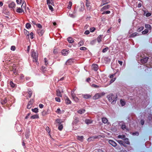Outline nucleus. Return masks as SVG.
I'll list each match as a JSON object with an SVG mask.
<instances>
[{"mask_svg":"<svg viewBox=\"0 0 152 152\" xmlns=\"http://www.w3.org/2000/svg\"><path fill=\"white\" fill-rule=\"evenodd\" d=\"M15 47L14 46H12L11 48V50H12L14 51L15 50Z\"/></svg>","mask_w":152,"mask_h":152,"instance_id":"nucleus-61","label":"nucleus"},{"mask_svg":"<svg viewBox=\"0 0 152 152\" xmlns=\"http://www.w3.org/2000/svg\"><path fill=\"white\" fill-rule=\"evenodd\" d=\"M87 49V48L84 47H82L80 48V50H85Z\"/></svg>","mask_w":152,"mask_h":152,"instance_id":"nucleus-59","label":"nucleus"},{"mask_svg":"<svg viewBox=\"0 0 152 152\" xmlns=\"http://www.w3.org/2000/svg\"><path fill=\"white\" fill-rule=\"evenodd\" d=\"M109 143L113 146L115 147L116 146V143L114 141L112 140H109Z\"/></svg>","mask_w":152,"mask_h":152,"instance_id":"nucleus-14","label":"nucleus"},{"mask_svg":"<svg viewBox=\"0 0 152 152\" xmlns=\"http://www.w3.org/2000/svg\"><path fill=\"white\" fill-rule=\"evenodd\" d=\"M85 122L86 124H89L92 123V121L91 119H87L85 120Z\"/></svg>","mask_w":152,"mask_h":152,"instance_id":"nucleus-23","label":"nucleus"},{"mask_svg":"<svg viewBox=\"0 0 152 152\" xmlns=\"http://www.w3.org/2000/svg\"><path fill=\"white\" fill-rule=\"evenodd\" d=\"M105 94V93L102 92L100 93H97L94 96H93V99H94L96 100L99 99L102 96H104Z\"/></svg>","mask_w":152,"mask_h":152,"instance_id":"nucleus-5","label":"nucleus"},{"mask_svg":"<svg viewBox=\"0 0 152 152\" xmlns=\"http://www.w3.org/2000/svg\"><path fill=\"white\" fill-rule=\"evenodd\" d=\"M120 73V71L119 69H117L116 70V72L115 74V75L116 74L118 76H119Z\"/></svg>","mask_w":152,"mask_h":152,"instance_id":"nucleus-45","label":"nucleus"},{"mask_svg":"<svg viewBox=\"0 0 152 152\" xmlns=\"http://www.w3.org/2000/svg\"><path fill=\"white\" fill-rule=\"evenodd\" d=\"M67 40L68 42L70 43H72L74 42V40L71 37H69L67 38Z\"/></svg>","mask_w":152,"mask_h":152,"instance_id":"nucleus-28","label":"nucleus"},{"mask_svg":"<svg viewBox=\"0 0 152 152\" xmlns=\"http://www.w3.org/2000/svg\"><path fill=\"white\" fill-rule=\"evenodd\" d=\"M145 27L146 28L151 29V26L149 24H146L145 26Z\"/></svg>","mask_w":152,"mask_h":152,"instance_id":"nucleus-50","label":"nucleus"},{"mask_svg":"<svg viewBox=\"0 0 152 152\" xmlns=\"http://www.w3.org/2000/svg\"><path fill=\"white\" fill-rule=\"evenodd\" d=\"M63 126L62 124H59L58 129L60 131H61L63 128Z\"/></svg>","mask_w":152,"mask_h":152,"instance_id":"nucleus-39","label":"nucleus"},{"mask_svg":"<svg viewBox=\"0 0 152 152\" xmlns=\"http://www.w3.org/2000/svg\"><path fill=\"white\" fill-rule=\"evenodd\" d=\"M95 29L96 28L94 27H92L90 28V31L91 32H93Z\"/></svg>","mask_w":152,"mask_h":152,"instance_id":"nucleus-51","label":"nucleus"},{"mask_svg":"<svg viewBox=\"0 0 152 152\" xmlns=\"http://www.w3.org/2000/svg\"><path fill=\"white\" fill-rule=\"evenodd\" d=\"M45 32V31L43 30H42L41 29H39L37 31V32L39 35L42 36L43 34Z\"/></svg>","mask_w":152,"mask_h":152,"instance_id":"nucleus-18","label":"nucleus"},{"mask_svg":"<svg viewBox=\"0 0 152 152\" xmlns=\"http://www.w3.org/2000/svg\"><path fill=\"white\" fill-rule=\"evenodd\" d=\"M117 142L121 145L123 146L124 147H125L126 146V145L124 143V142L120 140H118L117 141Z\"/></svg>","mask_w":152,"mask_h":152,"instance_id":"nucleus-21","label":"nucleus"},{"mask_svg":"<svg viewBox=\"0 0 152 152\" xmlns=\"http://www.w3.org/2000/svg\"><path fill=\"white\" fill-rule=\"evenodd\" d=\"M55 99L56 101L57 102H60L61 101V99L59 97H55Z\"/></svg>","mask_w":152,"mask_h":152,"instance_id":"nucleus-55","label":"nucleus"},{"mask_svg":"<svg viewBox=\"0 0 152 152\" xmlns=\"http://www.w3.org/2000/svg\"><path fill=\"white\" fill-rule=\"evenodd\" d=\"M124 142L127 144L129 145L130 144V142L129 141V139L128 138H125L124 139Z\"/></svg>","mask_w":152,"mask_h":152,"instance_id":"nucleus-25","label":"nucleus"},{"mask_svg":"<svg viewBox=\"0 0 152 152\" xmlns=\"http://www.w3.org/2000/svg\"><path fill=\"white\" fill-rule=\"evenodd\" d=\"M148 30L145 29L144 31H143L142 32V33L143 34H146L147 33H148Z\"/></svg>","mask_w":152,"mask_h":152,"instance_id":"nucleus-53","label":"nucleus"},{"mask_svg":"<svg viewBox=\"0 0 152 152\" xmlns=\"http://www.w3.org/2000/svg\"><path fill=\"white\" fill-rule=\"evenodd\" d=\"M71 95L73 99V100L76 102H78L79 100V99L75 96V94H74V92L73 93L72 92Z\"/></svg>","mask_w":152,"mask_h":152,"instance_id":"nucleus-6","label":"nucleus"},{"mask_svg":"<svg viewBox=\"0 0 152 152\" xmlns=\"http://www.w3.org/2000/svg\"><path fill=\"white\" fill-rule=\"evenodd\" d=\"M31 26V25L29 23H27L26 25V27L27 29L30 28Z\"/></svg>","mask_w":152,"mask_h":152,"instance_id":"nucleus-44","label":"nucleus"},{"mask_svg":"<svg viewBox=\"0 0 152 152\" xmlns=\"http://www.w3.org/2000/svg\"><path fill=\"white\" fill-rule=\"evenodd\" d=\"M137 34H138V33H136V32L132 34L131 35V37H134L135 36H137Z\"/></svg>","mask_w":152,"mask_h":152,"instance_id":"nucleus-49","label":"nucleus"},{"mask_svg":"<svg viewBox=\"0 0 152 152\" xmlns=\"http://www.w3.org/2000/svg\"><path fill=\"white\" fill-rule=\"evenodd\" d=\"M92 69L95 71H97L98 69V66L97 64H94L92 65Z\"/></svg>","mask_w":152,"mask_h":152,"instance_id":"nucleus-15","label":"nucleus"},{"mask_svg":"<svg viewBox=\"0 0 152 152\" xmlns=\"http://www.w3.org/2000/svg\"><path fill=\"white\" fill-rule=\"evenodd\" d=\"M64 110H61L59 108H58L56 111V112L58 114L63 113H64Z\"/></svg>","mask_w":152,"mask_h":152,"instance_id":"nucleus-19","label":"nucleus"},{"mask_svg":"<svg viewBox=\"0 0 152 152\" xmlns=\"http://www.w3.org/2000/svg\"><path fill=\"white\" fill-rule=\"evenodd\" d=\"M48 5L50 10L51 11H53V7L51 5H50V4H49Z\"/></svg>","mask_w":152,"mask_h":152,"instance_id":"nucleus-60","label":"nucleus"},{"mask_svg":"<svg viewBox=\"0 0 152 152\" xmlns=\"http://www.w3.org/2000/svg\"><path fill=\"white\" fill-rule=\"evenodd\" d=\"M10 85L11 87L12 88H14L16 86V84H15L12 81H11L10 82Z\"/></svg>","mask_w":152,"mask_h":152,"instance_id":"nucleus-30","label":"nucleus"},{"mask_svg":"<svg viewBox=\"0 0 152 152\" xmlns=\"http://www.w3.org/2000/svg\"><path fill=\"white\" fill-rule=\"evenodd\" d=\"M92 86L93 87H94V88H97L99 87V86L96 85L95 84H93L92 85Z\"/></svg>","mask_w":152,"mask_h":152,"instance_id":"nucleus-63","label":"nucleus"},{"mask_svg":"<svg viewBox=\"0 0 152 152\" xmlns=\"http://www.w3.org/2000/svg\"><path fill=\"white\" fill-rule=\"evenodd\" d=\"M121 128L123 130H125L126 129V126L125 124H124L122 125Z\"/></svg>","mask_w":152,"mask_h":152,"instance_id":"nucleus-54","label":"nucleus"},{"mask_svg":"<svg viewBox=\"0 0 152 152\" xmlns=\"http://www.w3.org/2000/svg\"><path fill=\"white\" fill-rule=\"evenodd\" d=\"M47 4L48 5L51 4L52 5H54V0H47Z\"/></svg>","mask_w":152,"mask_h":152,"instance_id":"nucleus-16","label":"nucleus"},{"mask_svg":"<svg viewBox=\"0 0 152 152\" xmlns=\"http://www.w3.org/2000/svg\"><path fill=\"white\" fill-rule=\"evenodd\" d=\"M17 3L18 4H22L23 2L22 0H16Z\"/></svg>","mask_w":152,"mask_h":152,"instance_id":"nucleus-46","label":"nucleus"},{"mask_svg":"<svg viewBox=\"0 0 152 152\" xmlns=\"http://www.w3.org/2000/svg\"><path fill=\"white\" fill-rule=\"evenodd\" d=\"M29 132H30L29 130H27L25 133V135L26 139H28L29 138Z\"/></svg>","mask_w":152,"mask_h":152,"instance_id":"nucleus-26","label":"nucleus"},{"mask_svg":"<svg viewBox=\"0 0 152 152\" xmlns=\"http://www.w3.org/2000/svg\"><path fill=\"white\" fill-rule=\"evenodd\" d=\"M108 50V47H106L105 48H104L103 50H102V52L103 53H105Z\"/></svg>","mask_w":152,"mask_h":152,"instance_id":"nucleus-52","label":"nucleus"},{"mask_svg":"<svg viewBox=\"0 0 152 152\" xmlns=\"http://www.w3.org/2000/svg\"><path fill=\"white\" fill-rule=\"evenodd\" d=\"M56 92V95L57 96L61 97H62V94L59 89H57Z\"/></svg>","mask_w":152,"mask_h":152,"instance_id":"nucleus-22","label":"nucleus"},{"mask_svg":"<svg viewBox=\"0 0 152 152\" xmlns=\"http://www.w3.org/2000/svg\"><path fill=\"white\" fill-rule=\"evenodd\" d=\"M26 6V3L24 1L23 2L21 5V7H17L16 10V12L19 13H22L24 12V10H23V8H25Z\"/></svg>","mask_w":152,"mask_h":152,"instance_id":"nucleus-2","label":"nucleus"},{"mask_svg":"<svg viewBox=\"0 0 152 152\" xmlns=\"http://www.w3.org/2000/svg\"><path fill=\"white\" fill-rule=\"evenodd\" d=\"M33 83L32 82H30L29 83H27V85L28 86H32L33 85Z\"/></svg>","mask_w":152,"mask_h":152,"instance_id":"nucleus-57","label":"nucleus"},{"mask_svg":"<svg viewBox=\"0 0 152 152\" xmlns=\"http://www.w3.org/2000/svg\"><path fill=\"white\" fill-rule=\"evenodd\" d=\"M31 118L32 119H37L39 118V116L37 114L31 116Z\"/></svg>","mask_w":152,"mask_h":152,"instance_id":"nucleus-27","label":"nucleus"},{"mask_svg":"<svg viewBox=\"0 0 152 152\" xmlns=\"http://www.w3.org/2000/svg\"><path fill=\"white\" fill-rule=\"evenodd\" d=\"M102 35H99L97 38V41L99 43H100L102 41Z\"/></svg>","mask_w":152,"mask_h":152,"instance_id":"nucleus-29","label":"nucleus"},{"mask_svg":"<svg viewBox=\"0 0 152 152\" xmlns=\"http://www.w3.org/2000/svg\"><path fill=\"white\" fill-rule=\"evenodd\" d=\"M107 97L108 100L111 102L112 104H115L118 99L117 95L113 94H110L107 95Z\"/></svg>","mask_w":152,"mask_h":152,"instance_id":"nucleus-1","label":"nucleus"},{"mask_svg":"<svg viewBox=\"0 0 152 152\" xmlns=\"http://www.w3.org/2000/svg\"><path fill=\"white\" fill-rule=\"evenodd\" d=\"M102 122L104 124L106 123L108 121L107 119L105 118H102Z\"/></svg>","mask_w":152,"mask_h":152,"instance_id":"nucleus-37","label":"nucleus"},{"mask_svg":"<svg viewBox=\"0 0 152 152\" xmlns=\"http://www.w3.org/2000/svg\"><path fill=\"white\" fill-rule=\"evenodd\" d=\"M11 98L8 97V98H5L3 100H1V104L2 105H4L5 104H11L12 103V101L10 100ZM12 99V98H11Z\"/></svg>","mask_w":152,"mask_h":152,"instance_id":"nucleus-4","label":"nucleus"},{"mask_svg":"<svg viewBox=\"0 0 152 152\" xmlns=\"http://www.w3.org/2000/svg\"><path fill=\"white\" fill-rule=\"evenodd\" d=\"M69 53V50L66 49L63 50L61 51V53L64 56L67 55Z\"/></svg>","mask_w":152,"mask_h":152,"instance_id":"nucleus-9","label":"nucleus"},{"mask_svg":"<svg viewBox=\"0 0 152 152\" xmlns=\"http://www.w3.org/2000/svg\"><path fill=\"white\" fill-rule=\"evenodd\" d=\"M31 55L33 58V61L36 62L37 64L38 63L37 54L35 52L34 50H31Z\"/></svg>","mask_w":152,"mask_h":152,"instance_id":"nucleus-3","label":"nucleus"},{"mask_svg":"<svg viewBox=\"0 0 152 152\" xmlns=\"http://www.w3.org/2000/svg\"><path fill=\"white\" fill-rule=\"evenodd\" d=\"M105 61L107 62H109L110 61V58L108 57H107L105 59Z\"/></svg>","mask_w":152,"mask_h":152,"instance_id":"nucleus-62","label":"nucleus"},{"mask_svg":"<svg viewBox=\"0 0 152 152\" xmlns=\"http://www.w3.org/2000/svg\"><path fill=\"white\" fill-rule=\"evenodd\" d=\"M80 3V7L79 9V11L80 12H83L84 10V6L83 2L81 1Z\"/></svg>","mask_w":152,"mask_h":152,"instance_id":"nucleus-13","label":"nucleus"},{"mask_svg":"<svg viewBox=\"0 0 152 152\" xmlns=\"http://www.w3.org/2000/svg\"><path fill=\"white\" fill-rule=\"evenodd\" d=\"M31 110L33 112L35 113H37L38 112V110L37 108H35L34 109H32Z\"/></svg>","mask_w":152,"mask_h":152,"instance_id":"nucleus-41","label":"nucleus"},{"mask_svg":"<svg viewBox=\"0 0 152 152\" xmlns=\"http://www.w3.org/2000/svg\"><path fill=\"white\" fill-rule=\"evenodd\" d=\"M144 29V27L143 26H141L137 30V31L138 32H140L142 31Z\"/></svg>","mask_w":152,"mask_h":152,"instance_id":"nucleus-47","label":"nucleus"},{"mask_svg":"<svg viewBox=\"0 0 152 152\" xmlns=\"http://www.w3.org/2000/svg\"><path fill=\"white\" fill-rule=\"evenodd\" d=\"M110 7V6L109 5H105L101 9L100 11L102 12L103 11H105L106 10L108 9Z\"/></svg>","mask_w":152,"mask_h":152,"instance_id":"nucleus-10","label":"nucleus"},{"mask_svg":"<svg viewBox=\"0 0 152 152\" xmlns=\"http://www.w3.org/2000/svg\"><path fill=\"white\" fill-rule=\"evenodd\" d=\"M84 41L83 40H81L78 43V45L79 46H80L83 45Z\"/></svg>","mask_w":152,"mask_h":152,"instance_id":"nucleus-31","label":"nucleus"},{"mask_svg":"<svg viewBox=\"0 0 152 152\" xmlns=\"http://www.w3.org/2000/svg\"><path fill=\"white\" fill-rule=\"evenodd\" d=\"M56 123H57L59 124H61V123L62 122V121H61V119L59 118L56 119Z\"/></svg>","mask_w":152,"mask_h":152,"instance_id":"nucleus-36","label":"nucleus"},{"mask_svg":"<svg viewBox=\"0 0 152 152\" xmlns=\"http://www.w3.org/2000/svg\"><path fill=\"white\" fill-rule=\"evenodd\" d=\"M103 12L102 13V14L103 15L104 14H109L110 13V11L107 10V11H103Z\"/></svg>","mask_w":152,"mask_h":152,"instance_id":"nucleus-38","label":"nucleus"},{"mask_svg":"<svg viewBox=\"0 0 152 152\" xmlns=\"http://www.w3.org/2000/svg\"><path fill=\"white\" fill-rule=\"evenodd\" d=\"M74 120L73 121V123L75 124H77L79 122L78 118L76 116H74Z\"/></svg>","mask_w":152,"mask_h":152,"instance_id":"nucleus-20","label":"nucleus"},{"mask_svg":"<svg viewBox=\"0 0 152 152\" xmlns=\"http://www.w3.org/2000/svg\"><path fill=\"white\" fill-rule=\"evenodd\" d=\"M28 97L29 98H30L31 97L32 94V91L31 90H28Z\"/></svg>","mask_w":152,"mask_h":152,"instance_id":"nucleus-32","label":"nucleus"},{"mask_svg":"<svg viewBox=\"0 0 152 152\" xmlns=\"http://www.w3.org/2000/svg\"><path fill=\"white\" fill-rule=\"evenodd\" d=\"M82 96L84 98L86 99H89L91 97V95L88 94H82Z\"/></svg>","mask_w":152,"mask_h":152,"instance_id":"nucleus-11","label":"nucleus"},{"mask_svg":"<svg viewBox=\"0 0 152 152\" xmlns=\"http://www.w3.org/2000/svg\"><path fill=\"white\" fill-rule=\"evenodd\" d=\"M148 59V57H145L141 59L140 61L142 64H145L147 62Z\"/></svg>","mask_w":152,"mask_h":152,"instance_id":"nucleus-8","label":"nucleus"},{"mask_svg":"<svg viewBox=\"0 0 152 152\" xmlns=\"http://www.w3.org/2000/svg\"><path fill=\"white\" fill-rule=\"evenodd\" d=\"M110 2L109 0H102V5H103L108 3H109Z\"/></svg>","mask_w":152,"mask_h":152,"instance_id":"nucleus-24","label":"nucleus"},{"mask_svg":"<svg viewBox=\"0 0 152 152\" xmlns=\"http://www.w3.org/2000/svg\"><path fill=\"white\" fill-rule=\"evenodd\" d=\"M74 60V59L73 58L69 59L66 62V65H71L73 63Z\"/></svg>","mask_w":152,"mask_h":152,"instance_id":"nucleus-7","label":"nucleus"},{"mask_svg":"<svg viewBox=\"0 0 152 152\" xmlns=\"http://www.w3.org/2000/svg\"><path fill=\"white\" fill-rule=\"evenodd\" d=\"M9 6L10 8H13L15 7V4L14 2H12L9 4Z\"/></svg>","mask_w":152,"mask_h":152,"instance_id":"nucleus-17","label":"nucleus"},{"mask_svg":"<svg viewBox=\"0 0 152 152\" xmlns=\"http://www.w3.org/2000/svg\"><path fill=\"white\" fill-rule=\"evenodd\" d=\"M66 102L67 104H70L71 103V101L67 97L66 99Z\"/></svg>","mask_w":152,"mask_h":152,"instance_id":"nucleus-35","label":"nucleus"},{"mask_svg":"<svg viewBox=\"0 0 152 152\" xmlns=\"http://www.w3.org/2000/svg\"><path fill=\"white\" fill-rule=\"evenodd\" d=\"M98 137L97 136H92L88 138V139L87 140L88 142H91L92 141H93L95 139L98 138Z\"/></svg>","mask_w":152,"mask_h":152,"instance_id":"nucleus-12","label":"nucleus"},{"mask_svg":"<svg viewBox=\"0 0 152 152\" xmlns=\"http://www.w3.org/2000/svg\"><path fill=\"white\" fill-rule=\"evenodd\" d=\"M120 103L122 106H124L125 105V102L122 99L120 100Z\"/></svg>","mask_w":152,"mask_h":152,"instance_id":"nucleus-40","label":"nucleus"},{"mask_svg":"<svg viewBox=\"0 0 152 152\" xmlns=\"http://www.w3.org/2000/svg\"><path fill=\"white\" fill-rule=\"evenodd\" d=\"M83 136H77V139L78 140L81 141L83 140Z\"/></svg>","mask_w":152,"mask_h":152,"instance_id":"nucleus-43","label":"nucleus"},{"mask_svg":"<svg viewBox=\"0 0 152 152\" xmlns=\"http://www.w3.org/2000/svg\"><path fill=\"white\" fill-rule=\"evenodd\" d=\"M12 71L15 75H17L18 74V70L15 68L13 67Z\"/></svg>","mask_w":152,"mask_h":152,"instance_id":"nucleus-34","label":"nucleus"},{"mask_svg":"<svg viewBox=\"0 0 152 152\" xmlns=\"http://www.w3.org/2000/svg\"><path fill=\"white\" fill-rule=\"evenodd\" d=\"M72 6V2L71 1H69V4L68 5L67 8L69 9H70L71 8Z\"/></svg>","mask_w":152,"mask_h":152,"instance_id":"nucleus-48","label":"nucleus"},{"mask_svg":"<svg viewBox=\"0 0 152 152\" xmlns=\"http://www.w3.org/2000/svg\"><path fill=\"white\" fill-rule=\"evenodd\" d=\"M34 102V100L33 99H31L30 101L28 102V104H31L32 105L33 103Z\"/></svg>","mask_w":152,"mask_h":152,"instance_id":"nucleus-56","label":"nucleus"},{"mask_svg":"<svg viewBox=\"0 0 152 152\" xmlns=\"http://www.w3.org/2000/svg\"><path fill=\"white\" fill-rule=\"evenodd\" d=\"M85 112V110L84 109L79 110L78 111V113L81 114L84 113Z\"/></svg>","mask_w":152,"mask_h":152,"instance_id":"nucleus-33","label":"nucleus"},{"mask_svg":"<svg viewBox=\"0 0 152 152\" xmlns=\"http://www.w3.org/2000/svg\"><path fill=\"white\" fill-rule=\"evenodd\" d=\"M139 132H136L132 133V135H133L138 136L139 135Z\"/></svg>","mask_w":152,"mask_h":152,"instance_id":"nucleus-58","label":"nucleus"},{"mask_svg":"<svg viewBox=\"0 0 152 152\" xmlns=\"http://www.w3.org/2000/svg\"><path fill=\"white\" fill-rule=\"evenodd\" d=\"M44 62H45V64L46 65H47L48 64L47 59L46 58H44Z\"/></svg>","mask_w":152,"mask_h":152,"instance_id":"nucleus-64","label":"nucleus"},{"mask_svg":"<svg viewBox=\"0 0 152 152\" xmlns=\"http://www.w3.org/2000/svg\"><path fill=\"white\" fill-rule=\"evenodd\" d=\"M125 137H126L125 135H119L118 137V138L122 139L123 140H124V139L125 138Z\"/></svg>","mask_w":152,"mask_h":152,"instance_id":"nucleus-42","label":"nucleus"}]
</instances>
